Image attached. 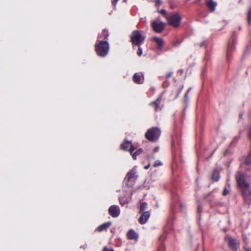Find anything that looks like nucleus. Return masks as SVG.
Segmentation results:
<instances>
[{
	"label": "nucleus",
	"instance_id": "obj_31",
	"mask_svg": "<svg viewBox=\"0 0 251 251\" xmlns=\"http://www.w3.org/2000/svg\"><path fill=\"white\" fill-rule=\"evenodd\" d=\"M173 74V72H170V73H169L167 75V78H169L170 77H171L172 76Z\"/></svg>",
	"mask_w": 251,
	"mask_h": 251
},
{
	"label": "nucleus",
	"instance_id": "obj_19",
	"mask_svg": "<svg viewBox=\"0 0 251 251\" xmlns=\"http://www.w3.org/2000/svg\"><path fill=\"white\" fill-rule=\"evenodd\" d=\"M211 178L214 181H218L219 179V173L217 171H214L212 173Z\"/></svg>",
	"mask_w": 251,
	"mask_h": 251
},
{
	"label": "nucleus",
	"instance_id": "obj_18",
	"mask_svg": "<svg viewBox=\"0 0 251 251\" xmlns=\"http://www.w3.org/2000/svg\"><path fill=\"white\" fill-rule=\"evenodd\" d=\"M108 35L109 34L108 33V31L106 30H103L102 31L101 33L99 36L98 38L106 39L107 38Z\"/></svg>",
	"mask_w": 251,
	"mask_h": 251
},
{
	"label": "nucleus",
	"instance_id": "obj_13",
	"mask_svg": "<svg viewBox=\"0 0 251 251\" xmlns=\"http://www.w3.org/2000/svg\"><path fill=\"white\" fill-rule=\"evenodd\" d=\"M162 100V96H159L157 99L154 101L152 102L151 103V105L154 108V109L156 111H158L161 109V107L160 106L161 101Z\"/></svg>",
	"mask_w": 251,
	"mask_h": 251
},
{
	"label": "nucleus",
	"instance_id": "obj_7",
	"mask_svg": "<svg viewBox=\"0 0 251 251\" xmlns=\"http://www.w3.org/2000/svg\"><path fill=\"white\" fill-rule=\"evenodd\" d=\"M121 146L123 150L129 151L133 158L134 159H136V156L135 155V154H132V152L134 151V149L130 142L128 141H125L122 143Z\"/></svg>",
	"mask_w": 251,
	"mask_h": 251
},
{
	"label": "nucleus",
	"instance_id": "obj_30",
	"mask_svg": "<svg viewBox=\"0 0 251 251\" xmlns=\"http://www.w3.org/2000/svg\"><path fill=\"white\" fill-rule=\"evenodd\" d=\"M119 0H113L112 1V4L115 6L117 2H118Z\"/></svg>",
	"mask_w": 251,
	"mask_h": 251
},
{
	"label": "nucleus",
	"instance_id": "obj_1",
	"mask_svg": "<svg viewBox=\"0 0 251 251\" xmlns=\"http://www.w3.org/2000/svg\"><path fill=\"white\" fill-rule=\"evenodd\" d=\"M237 182L239 186L242 189L243 193L245 195L251 194V190H250V186L244 179V176L241 173L238 172L236 175Z\"/></svg>",
	"mask_w": 251,
	"mask_h": 251
},
{
	"label": "nucleus",
	"instance_id": "obj_32",
	"mask_svg": "<svg viewBox=\"0 0 251 251\" xmlns=\"http://www.w3.org/2000/svg\"><path fill=\"white\" fill-rule=\"evenodd\" d=\"M150 167V164H149L147 166H145L144 168L145 169H148V168H149Z\"/></svg>",
	"mask_w": 251,
	"mask_h": 251
},
{
	"label": "nucleus",
	"instance_id": "obj_24",
	"mask_svg": "<svg viewBox=\"0 0 251 251\" xmlns=\"http://www.w3.org/2000/svg\"><path fill=\"white\" fill-rule=\"evenodd\" d=\"M142 152V150L140 149L138 150V151H137L135 152H133V151L132 154H135V155L136 157L137 155L140 154Z\"/></svg>",
	"mask_w": 251,
	"mask_h": 251
},
{
	"label": "nucleus",
	"instance_id": "obj_9",
	"mask_svg": "<svg viewBox=\"0 0 251 251\" xmlns=\"http://www.w3.org/2000/svg\"><path fill=\"white\" fill-rule=\"evenodd\" d=\"M109 214L113 217H117L120 214V208L117 205L111 206L108 210Z\"/></svg>",
	"mask_w": 251,
	"mask_h": 251
},
{
	"label": "nucleus",
	"instance_id": "obj_27",
	"mask_svg": "<svg viewBox=\"0 0 251 251\" xmlns=\"http://www.w3.org/2000/svg\"><path fill=\"white\" fill-rule=\"evenodd\" d=\"M228 193V190L226 188H225V189L224 190L223 193V195L226 196Z\"/></svg>",
	"mask_w": 251,
	"mask_h": 251
},
{
	"label": "nucleus",
	"instance_id": "obj_14",
	"mask_svg": "<svg viewBox=\"0 0 251 251\" xmlns=\"http://www.w3.org/2000/svg\"><path fill=\"white\" fill-rule=\"evenodd\" d=\"M128 239L130 240H137L138 238V235L133 230H129L126 234Z\"/></svg>",
	"mask_w": 251,
	"mask_h": 251
},
{
	"label": "nucleus",
	"instance_id": "obj_28",
	"mask_svg": "<svg viewBox=\"0 0 251 251\" xmlns=\"http://www.w3.org/2000/svg\"><path fill=\"white\" fill-rule=\"evenodd\" d=\"M161 4V0H156V5L157 7H159Z\"/></svg>",
	"mask_w": 251,
	"mask_h": 251
},
{
	"label": "nucleus",
	"instance_id": "obj_12",
	"mask_svg": "<svg viewBox=\"0 0 251 251\" xmlns=\"http://www.w3.org/2000/svg\"><path fill=\"white\" fill-rule=\"evenodd\" d=\"M150 216V213L148 211L143 212L139 218V222L140 224H144L146 223Z\"/></svg>",
	"mask_w": 251,
	"mask_h": 251
},
{
	"label": "nucleus",
	"instance_id": "obj_5",
	"mask_svg": "<svg viewBox=\"0 0 251 251\" xmlns=\"http://www.w3.org/2000/svg\"><path fill=\"white\" fill-rule=\"evenodd\" d=\"M166 19L168 24L174 27H177L180 25L181 17L178 13H172L166 15Z\"/></svg>",
	"mask_w": 251,
	"mask_h": 251
},
{
	"label": "nucleus",
	"instance_id": "obj_3",
	"mask_svg": "<svg viewBox=\"0 0 251 251\" xmlns=\"http://www.w3.org/2000/svg\"><path fill=\"white\" fill-rule=\"evenodd\" d=\"M160 135V129L158 127H152L147 130L145 137L150 141L156 142L158 140Z\"/></svg>",
	"mask_w": 251,
	"mask_h": 251
},
{
	"label": "nucleus",
	"instance_id": "obj_25",
	"mask_svg": "<svg viewBox=\"0 0 251 251\" xmlns=\"http://www.w3.org/2000/svg\"><path fill=\"white\" fill-rule=\"evenodd\" d=\"M159 12H160L161 14H163V15H165L166 17V15H169V14H167V12H166V10H164V9H162V10H161L159 11Z\"/></svg>",
	"mask_w": 251,
	"mask_h": 251
},
{
	"label": "nucleus",
	"instance_id": "obj_33",
	"mask_svg": "<svg viewBox=\"0 0 251 251\" xmlns=\"http://www.w3.org/2000/svg\"><path fill=\"white\" fill-rule=\"evenodd\" d=\"M159 150V148L158 147H156L154 149V151H157Z\"/></svg>",
	"mask_w": 251,
	"mask_h": 251
},
{
	"label": "nucleus",
	"instance_id": "obj_23",
	"mask_svg": "<svg viewBox=\"0 0 251 251\" xmlns=\"http://www.w3.org/2000/svg\"><path fill=\"white\" fill-rule=\"evenodd\" d=\"M246 162L248 164H250V163H251V154L250 155H249L246 158Z\"/></svg>",
	"mask_w": 251,
	"mask_h": 251
},
{
	"label": "nucleus",
	"instance_id": "obj_29",
	"mask_svg": "<svg viewBox=\"0 0 251 251\" xmlns=\"http://www.w3.org/2000/svg\"><path fill=\"white\" fill-rule=\"evenodd\" d=\"M102 251H114V250H108L106 247H104Z\"/></svg>",
	"mask_w": 251,
	"mask_h": 251
},
{
	"label": "nucleus",
	"instance_id": "obj_17",
	"mask_svg": "<svg viewBox=\"0 0 251 251\" xmlns=\"http://www.w3.org/2000/svg\"><path fill=\"white\" fill-rule=\"evenodd\" d=\"M153 40L158 45L159 48H161L164 45V41L161 38H160L157 37H154L153 38Z\"/></svg>",
	"mask_w": 251,
	"mask_h": 251
},
{
	"label": "nucleus",
	"instance_id": "obj_20",
	"mask_svg": "<svg viewBox=\"0 0 251 251\" xmlns=\"http://www.w3.org/2000/svg\"><path fill=\"white\" fill-rule=\"evenodd\" d=\"M147 206V203L145 202H142L140 205V211H142L146 209Z\"/></svg>",
	"mask_w": 251,
	"mask_h": 251
},
{
	"label": "nucleus",
	"instance_id": "obj_16",
	"mask_svg": "<svg viewBox=\"0 0 251 251\" xmlns=\"http://www.w3.org/2000/svg\"><path fill=\"white\" fill-rule=\"evenodd\" d=\"M206 4L210 11H214L215 10L216 2L213 0H209L206 2Z\"/></svg>",
	"mask_w": 251,
	"mask_h": 251
},
{
	"label": "nucleus",
	"instance_id": "obj_22",
	"mask_svg": "<svg viewBox=\"0 0 251 251\" xmlns=\"http://www.w3.org/2000/svg\"><path fill=\"white\" fill-rule=\"evenodd\" d=\"M248 21L250 24L251 21V8L249 10L248 14Z\"/></svg>",
	"mask_w": 251,
	"mask_h": 251
},
{
	"label": "nucleus",
	"instance_id": "obj_2",
	"mask_svg": "<svg viewBox=\"0 0 251 251\" xmlns=\"http://www.w3.org/2000/svg\"><path fill=\"white\" fill-rule=\"evenodd\" d=\"M96 51L100 56H106L109 51V44L107 41H100L96 45Z\"/></svg>",
	"mask_w": 251,
	"mask_h": 251
},
{
	"label": "nucleus",
	"instance_id": "obj_34",
	"mask_svg": "<svg viewBox=\"0 0 251 251\" xmlns=\"http://www.w3.org/2000/svg\"><path fill=\"white\" fill-rule=\"evenodd\" d=\"M246 250V251H251V248H247Z\"/></svg>",
	"mask_w": 251,
	"mask_h": 251
},
{
	"label": "nucleus",
	"instance_id": "obj_15",
	"mask_svg": "<svg viewBox=\"0 0 251 251\" xmlns=\"http://www.w3.org/2000/svg\"><path fill=\"white\" fill-rule=\"evenodd\" d=\"M111 225V223L109 222L105 223H104L97 227V230L99 232H102L103 231L106 230Z\"/></svg>",
	"mask_w": 251,
	"mask_h": 251
},
{
	"label": "nucleus",
	"instance_id": "obj_10",
	"mask_svg": "<svg viewBox=\"0 0 251 251\" xmlns=\"http://www.w3.org/2000/svg\"><path fill=\"white\" fill-rule=\"evenodd\" d=\"M134 81L138 84H141L144 81V76L141 73H135L133 77Z\"/></svg>",
	"mask_w": 251,
	"mask_h": 251
},
{
	"label": "nucleus",
	"instance_id": "obj_26",
	"mask_svg": "<svg viewBox=\"0 0 251 251\" xmlns=\"http://www.w3.org/2000/svg\"><path fill=\"white\" fill-rule=\"evenodd\" d=\"M137 54L139 56H140L142 54V50L141 48L139 47L138 48V50L137 51Z\"/></svg>",
	"mask_w": 251,
	"mask_h": 251
},
{
	"label": "nucleus",
	"instance_id": "obj_21",
	"mask_svg": "<svg viewBox=\"0 0 251 251\" xmlns=\"http://www.w3.org/2000/svg\"><path fill=\"white\" fill-rule=\"evenodd\" d=\"M163 165V163L162 162H161L159 160H156L154 164H153V166L155 167H159V166H162Z\"/></svg>",
	"mask_w": 251,
	"mask_h": 251
},
{
	"label": "nucleus",
	"instance_id": "obj_11",
	"mask_svg": "<svg viewBox=\"0 0 251 251\" xmlns=\"http://www.w3.org/2000/svg\"><path fill=\"white\" fill-rule=\"evenodd\" d=\"M136 170L135 168H133L127 174L126 178L128 182L134 181L136 178Z\"/></svg>",
	"mask_w": 251,
	"mask_h": 251
},
{
	"label": "nucleus",
	"instance_id": "obj_8",
	"mask_svg": "<svg viewBox=\"0 0 251 251\" xmlns=\"http://www.w3.org/2000/svg\"><path fill=\"white\" fill-rule=\"evenodd\" d=\"M226 240L228 242V244L232 250L236 251L238 248L239 247V243L236 241V240L231 237H227L226 238Z\"/></svg>",
	"mask_w": 251,
	"mask_h": 251
},
{
	"label": "nucleus",
	"instance_id": "obj_6",
	"mask_svg": "<svg viewBox=\"0 0 251 251\" xmlns=\"http://www.w3.org/2000/svg\"><path fill=\"white\" fill-rule=\"evenodd\" d=\"M165 25V24L160 21L159 19H157L152 22V26L153 30L158 33H160L164 29Z\"/></svg>",
	"mask_w": 251,
	"mask_h": 251
},
{
	"label": "nucleus",
	"instance_id": "obj_35",
	"mask_svg": "<svg viewBox=\"0 0 251 251\" xmlns=\"http://www.w3.org/2000/svg\"><path fill=\"white\" fill-rule=\"evenodd\" d=\"M250 137L251 139V128L250 129Z\"/></svg>",
	"mask_w": 251,
	"mask_h": 251
},
{
	"label": "nucleus",
	"instance_id": "obj_4",
	"mask_svg": "<svg viewBox=\"0 0 251 251\" xmlns=\"http://www.w3.org/2000/svg\"><path fill=\"white\" fill-rule=\"evenodd\" d=\"M131 41L134 45H139L143 43L146 37L143 34L142 31L139 30L133 31L131 35Z\"/></svg>",
	"mask_w": 251,
	"mask_h": 251
}]
</instances>
